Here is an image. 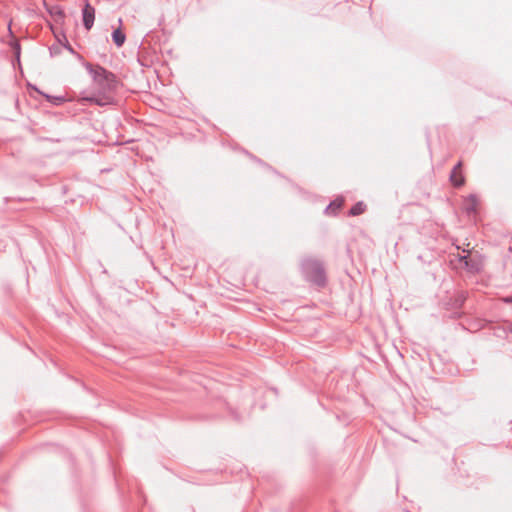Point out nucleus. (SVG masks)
Masks as SVG:
<instances>
[{"label":"nucleus","mask_w":512,"mask_h":512,"mask_svg":"<svg viewBox=\"0 0 512 512\" xmlns=\"http://www.w3.org/2000/svg\"><path fill=\"white\" fill-rule=\"evenodd\" d=\"M502 302L505 304H512V295L506 296L502 298Z\"/></svg>","instance_id":"13"},{"label":"nucleus","mask_w":512,"mask_h":512,"mask_svg":"<svg viewBox=\"0 0 512 512\" xmlns=\"http://www.w3.org/2000/svg\"><path fill=\"white\" fill-rule=\"evenodd\" d=\"M365 210H366V205L362 201H360L351 207V209L349 210V215L350 216H358V215L364 213Z\"/></svg>","instance_id":"12"},{"label":"nucleus","mask_w":512,"mask_h":512,"mask_svg":"<svg viewBox=\"0 0 512 512\" xmlns=\"http://www.w3.org/2000/svg\"><path fill=\"white\" fill-rule=\"evenodd\" d=\"M58 41L63 45V47L68 50L71 54L75 55L79 61L82 63L85 61L83 56L79 53H77L74 48L70 45L68 42L66 36L63 34V41L58 38Z\"/></svg>","instance_id":"11"},{"label":"nucleus","mask_w":512,"mask_h":512,"mask_svg":"<svg viewBox=\"0 0 512 512\" xmlns=\"http://www.w3.org/2000/svg\"><path fill=\"white\" fill-rule=\"evenodd\" d=\"M461 168H462V162L459 161L453 167V169L450 173V177H449L450 182L456 188H460L465 184V178H464L463 174L461 173Z\"/></svg>","instance_id":"4"},{"label":"nucleus","mask_w":512,"mask_h":512,"mask_svg":"<svg viewBox=\"0 0 512 512\" xmlns=\"http://www.w3.org/2000/svg\"><path fill=\"white\" fill-rule=\"evenodd\" d=\"M457 259L468 272L477 273L481 270V265L478 260L469 258L467 255H457Z\"/></svg>","instance_id":"5"},{"label":"nucleus","mask_w":512,"mask_h":512,"mask_svg":"<svg viewBox=\"0 0 512 512\" xmlns=\"http://www.w3.org/2000/svg\"><path fill=\"white\" fill-rule=\"evenodd\" d=\"M301 270L304 278L310 283L324 287L327 282L326 272L323 263L314 258H305L301 262Z\"/></svg>","instance_id":"2"},{"label":"nucleus","mask_w":512,"mask_h":512,"mask_svg":"<svg viewBox=\"0 0 512 512\" xmlns=\"http://www.w3.org/2000/svg\"><path fill=\"white\" fill-rule=\"evenodd\" d=\"M464 300H465L464 295H463V294L459 295V297H458L457 301H458L460 304H462V303L464 302Z\"/></svg>","instance_id":"14"},{"label":"nucleus","mask_w":512,"mask_h":512,"mask_svg":"<svg viewBox=\"0 0 512 512\" xmlns=\"http://www.w3.org/2000/svg\"><path fill=\"white\" fill-rule=\"evenodd\" d=\"M455 178H459V172L455 173Z\"/></svg>","instance_id":"16"},{"label":"nucleus","mask_w":512,"mask_h":512,"mask_svg":"<svg viewBox=\"0 0 512 512\" xmlns=\"http://www.w3.org/2000/svg\"><path fill=\"white\" fill-rule=\"evenodd\" d=\"M507 330H508L510 333H512V322H509V323L507 324Z\"/></svg>","instance_id":"15"},{"label":"nucleus","mask_w":512,"mask_h":512,"mask_svg":"<svg viewBox=\"0 0 512 512\" xmlns=\"http://www.w3.org/2000/svg\"><path fill=\"white\" fill-rule=\"evenodd\" d=\"M33 89L36 90L39 94H41L47 101L52 103L53 105L59 106L66 102V98L64 96H52L40 91L37 87L33 86Z\"/></svg>","instance_id":"7"},{"label":"nucleus","mask_w":512,"mask_h":512,"mask_svg":"<svg viewBox=\"0 0 512 512\" xmlns=\"http://www.w3.org/2000/svg\"><path fill=\"white\" fill-rule=\"evenodd\" d=\"M477 204H478L477 196L475 194H470L466 198V204H465L466 213L471 214V213L476 212Z\"/></svg>","instance_id":"8"},{"label":"nucleus","mask_w":512,"mask_h":512,"mask_svg":"<svg viewBox=\"0 0 512 512\" xmlns=\"http://www.w3.org/2000/svg\"><path fill=\"white\" fill-rule=\"evenodd\" d=\"M112 40H113L114 44L119 48V47L123 46V44L126 40V36L123 33V31L120 28H118L112 32Z\"/></svg>","instance_id":"9"},{"label":"nucleus","mask_w":512,"mask_h":512,"mask_svg":"<svg viewBox=\"0 0 512 512\" xmlns=\"http://www.w3.org/2000/svg\"><path fill=\"white\" fill-rule=\"evenodd\" d=\"M82 20L85 29L90 30L95 20V8L89 2L82 8Z\"/></svg>","instance_id":"3"},{"label":"nucleus","mask_w":512,"mask_h":512,"mask_svg":"<svg viewBox=\"0 0 512 512\" xmlns=\"http://www.w3.org/2000/svg\"><path fill=\"white\" fill-rule=\"evenodd\" d=\"M83 66L92 77L93 84L98 91L97 95L87 97L86 100L98 106L106 105L110 102L112 94L118 90L121 84L119 79L113 72L99 64L93 65L84 61Z\"/></svg>","instance_id":"1"},{"label":"nucleus","mask_w":512,"mask_h":512,"mask_svg":"<svg viewBox=\"0 0 512 512\" xmlns=\"http://www.w3.org/2000/svg\"><path fill=\"white\" fill-rule=\"evenodd\" d=\"M344 204V199L342 197L336 198L329 203V205L325 209V213L327 215H336L338 211L342 208Z\"/></svg>","instance_id":"6"},{"label":"nucleus","mask_w":512,"mask_h":512,"mask_svg":"<svg viewBox=\"0 0 512 512\" xmlns=\"http://www.w3.org/2000/svg\"><path fill=\"white\" fill-rule=\"evenodd\" d=\"M47 11L51 16L55 17L56 20H63L65 18V12L59 5L48 7Z\"/></svg>","instance_id":"10"}]
</instances>
